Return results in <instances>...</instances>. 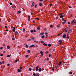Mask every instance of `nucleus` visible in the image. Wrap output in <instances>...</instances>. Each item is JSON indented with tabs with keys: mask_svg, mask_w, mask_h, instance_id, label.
Listing matches in <instances>:
<instances>
[{
	"mask_svg": "<svg viewBox=\"0 0 76 76\" xmlns=\"http://www.w3.org/2000/svg\"><path fill=\"white\" fill-rule=\"evenodd\" d=\"M27 53H31V50H27Z\"/></svg>",
	"mask_w": 76,
	"mask_h": 76,
	"instance_id": "obj_15",
	"label": "nucleus"
},
{
	"mask_svg": "<svg viewBox=\"0 0 76 76\" xmlns=\"http://www.w3.org/2000/svg\"><path fill=\"white\" fill-rule=\"evenodd\" d=\"M15 61V63H17V62H18V60H16Z\"/></svg>",
	"mask_w": 76,
	"mask_h": 76,
	"instance_id": "obj_49",
	"label": "nucleus"
},
{
	"mask_svg": "<svg viewBox=\"0 0 76 76\" xmlns=\"http://www.w3.org/2000/svg\"><path fill=\"white\" fill-rule=\"evenodd\" d=\"M48 46L50 47L51 46V44H48Z\"/></svg>",
	"mask_w": 76,
	"mask_h": 76,
	"instance_id": "obj_17",
	"label": "nucleus"
},
{
	"mask_svg": "<svg viewBox=\"0 0 76 76\" xmlns=\"http://www.w3.org/2000/svg\"><path fill=\"white\" fill-rule=\"evenodd\" d=\"M63 15V13H60L58 14L59 16H61V15Z\"/></svg>",
	"mask_w": 76,
	"mask_h": 76,
	"instance_id": "obj_24",
	"label": "nucleus"
},
{
	"mask_svg": "<svg viewBox=\"0 0 76 76\" xmlns=\"http://www.w3.org/2000/svg\"><path fill=\"white\" fill-rule=\"evenodd\" d=\"M55 67L56 68V69H57V68H58V67L55 66Z\"/></svg>",
	"mask_w": 76,
	"mask_h": 76,
	"instance_id": "obj_56",
	"label": "nucleus"
},
{
	"mask_svg": "<svg viewBox=\"0 0 76 76\" xmlns=\"http://www.w3.org/2000/svg\"><path fill=\"white\" fill-rule=\"evenodd\" d=\"M49 5H50V6H52V4H49Z\"/></svg>",
	"mask_w": 76,
	"mask_h": 76,
	"instance_id": "obj_63",
	"label": "nucleus"
},
{
	"mask_svg": "<svg viewBox=\"0 0 76 76\" xmlns=\"http://www.w3.org/2000/svg\"><path fill=\"white\" fill-rule=\"evenodd\" d=\"M4 35H6V34H7V33L6 32H4Z\"/></svg>",
	"mask_w": 76,
	"mask_h": 76,
	"instance_id": "obj_22",
	"label": "nucleus"
},
{
	"mask_svg": "<svg viewBox=\"0 0 76 76\" xmlns=\"http://www.w3.org/2000/svg\"><path fill=\"white\" fill-rule=\"evenodd\" d=\"M34 42H36L37 43H38V42L37 41H34Z\"/></svg>",
	"mask_w": 76,
	"mask_h": 76,
	"instance_id": "obj_33",
	"label": "nucleus"
},
{
	"mask_svg": "<svg viewBox=\"0 0 76 76\" xmlns=\"http://www.w3.org/2000/svg\"><path fill=\"white\" fill-rule=\"evenodd\" d=\"M35 19H36V20H39V19L38 18H36Z\"/></svg>",
	"mask_w": 76,
	"mask_h": 76,
	"instance_id": "obj_30",
	"label": "nucleus"
},
{
	"mask_svg": "<svg viewBox=\"0 0 76 76\" xmlns=\"http://www.w3.org/2000/svg\"><path fill=\"white\" fill-rule=\"evenodd\" d=\"M38 71L39 72H41V71H42V69H41V68H39L38 69Z\"/></svg>",
	"mask_w": 76,
	"mask_h": 76,
	"instance_id": "obj_14",
	"label": "nucleus"
},
{
	"mask_svg": "<svg viewBox=\"0 0 76 76\" xmlns=\"http://www.w3.org/2000/svg\"><path fill=\"white\" fill-rule=\"evenodd\" d=\"M28 21H30V15H28Z\"/></svg>",
	"mask_w": 76,
	"mask_h": 76,
	"instance_id": "obj_12",
	"label": "nucleus"
},
{
	"mask_svg": "<svg viewBox=\"0 0 76 76\" xmlns=\"http://www.w3.org/2000/svg\"><path fill=\"white\" fill-rule=\"evenodd\" d=\"M42 38H44V35H43L41 37Z\"/></svg>",
	"mask_w": 76,
	"mask_h": 76,
	"instance_id": "obj_34",
	"label": "nucleus"
},
{
	"mask_svg": "<svg viewBox=\"0 0 76 76\" xmlns=\"http://www.w3.org/2000/svg\"><path fill=\"white\" fill-rule=\"evenodd\" d=\"M61 34H62V33H61L58 34L57 35V36H59V35H61Z\"/></svg>",
	"mask_w": 76,
	"mask_h": 76,
	"instance_id": "obj_31",
	"label": "nucleus"
},
{
	"mask_svg": "<svg viewBox=\"0 0 76 76\" xmlns=\"http://www.w3.org/2000/svg\"><path fill=\"white\" fill-rule=\"evenodd\" d=\"M14 35L15 36L18 35V31H16L15 32Z\"/></svg>",
	"mask_w": 76,
	"mask_h": 76,
	"instance_id": "obj_2",
	"label": "nucleus"
},
{
	"mask_svg": "<svg viewBox=\"0 0 76 76\" xmlns=\"http://www.w3.org/2000/svg\"><path fill=\"white\" fill-rule=\"evenodd\" d=\"M36 32V30L34 29L33 31V32Z\"/></svg>",
	"mask_w": 76,
	"mask_h": 76,
	"instance_id": "obj_37",
	"label": "nucleus"
},
{
	"mask_svg": "<svg viewBox=\"0 0 76 76\" xmlns=\"http://www.w3.org/2000/svg\"><path fill=\"white\" fill-rule=\"evenodd\" d=\"M58 19V17H56V20H57V19Z\"/></svg>",
	"mask_w": 76,
	"mask_h": 76,
	"instance_id": "obj_59",
	"label": "nucleus"
},
{
	"mask_svg": "<svg viewBox=\"0 0 76 76\" xmlns=\"http://www.w3.org/2000/svg\"><path fill=\"white\" fill-rule=\"evenodd\" d=\"M75 19H74L72 20L71 22V23H72H72H73V22H75Z\"/></svg>",
	"mask_w": 76,
	"mask_h": 76,
	"instance_id": "obj_13",
	"label": "nucleus"
},
{
	"mask_svg": "<svg viewBox=\"0 0 76 76\" xmlns=\"http://www.w3.org/2000/svg\"><path fill=\"white\" fill-rule=\"evenodd\" d=\"M39 6H42V4L41 3H40L39 4Z\"/></svg>",
	"mask_w": 76,
	"mask_h": 76,
	"instance_id": "obj_18",
	"label": "nucleus"
},
{
	"mask_svg": "<svg viewBox=\"0 0 76 76\" xmlns=\"http://www.w3.org/2000/svg\"><path fill=\"white\" fill-rule=\"evenodd\" d=\"M33 30H31L30 32L31 33H32V32H33Z\"/></svg>",
	"mask_w": 76,
	"mask_h": 76,
	"instance_id": "obj_38",
	"label": "nucleus"
},
{
	"mask_svg": "<svg viewBox=\"0 0 76 76\" xmlns=\"http://www.w3.org/2000/svg\"><path fill=\"white\" fill-rule=\"evenodd\" d=\"M3 64V63H2V62H0V64Z\"/></svg>",
	"mask_w": 76,
	"mask_h": 76,
	"instance_id": "obj_52",
	"label": "nucleus"
},
{
	"mask_svg": "<svg viewBox=\"0 0 76 76\" xmlns=\"http://www.w3.org/2000/svg\"><path fill=\"white\" fill-rule=\"evenodd\" d=\"M62 23L63 25H64V24H65V22H63Z\"/></svg>",
	"mask_w": 76,
	"mask_h": 76,
	"instance_id": "obj_46",
	"label": "nucleus"
},
{
	"mask_svg": "<svg viewBox=\"0 0 76 76\" xmlns=\"http://www.w3.org/2000/svg\"><path fill=\"white\" fill-rule=\"evenodd\" d=\"M70 22H68V25H69V24H70Z\"/></svg>",
	"mask_w": 76,
	"mask_h": 76,
	"instance_id": "obj_58",
	"label": "nucleus"
},
{
	"mask_svg": "<svg viewBox=\"0 0 76 76\" xmlns=\"http://www.w3.org/2000/svg\"><path fill=\"white\" fill-rule=\"evenodd\" d=\"M53 27V25H51L50 26V28H52Z\"/></svg>",
	"mask_w": 76,
	"mask_h": 76,
	"instance_id": "obj_41",
	"label": "nucleus"
},
{
	"mask_svg": "<svg viewBox=\"0 0 76 76\" xmlns=\"http://www.w3.org/2000/svg\"><path fill=\"white\" fill-rule=\"evenodd\" d=\"M38 68L39 67L38 66H37L36 67V71H38Z\"/></svg>",
	"mask_w": 76,
	"mask_h": 76,
	"instance_id": "obj_8",
	"label": "nucleus"
},
{
	"mask_svg": "<svg viewBox=\"0 0 76 76\" xmlns=\"http://www.w3.org/2000/svg\"><path fill=\"white\" fill-rule=\"evenodd\" d=\"M46 54H48V51H47L45 52Z\"/></svg>",
	"mask_w": 76,
	"mask_h": 76,
	"instance_id": "obj_60",
	"label": "nucleus"
},
{
	"mask_svg": "<svg viewBox=\"0 0 76 76\" xmlns=\"http://www.w3.org/2000/svg\"><path fill=\"white\" fill-rule=\"evenodd\" d=\"M40 28L39 27H38L37 28V29H38V30H40Z\"/></svg>",
	"mask_w": 76,
	"mask_h": 76,
	"instance_id": "obj_28",
	"label": "nucleus"
},
{
	"mask_svg": "<svg viewBox=\"0 0 76 76\" xmlns=\"http://www.w3.org/2000/svg\"><path fill=\"white\" fill-rule=\"evenodd\" d=\"M12 3H10V5H12Z\"/></svg>",
	"mask_w": 76,
	"mask_h": 76,
	"instance_id": "obj_53",
	"label": "nucleus"
},
{
	"mask_svg": "<svg viewBox=\"0 0 76 76\" xmlns=\"http://www.w3.org/2000/svg\"><path fill=\"white\" fill-rule=\"evenodd\" d=\"M69 74H72V72H69Z\"/></svg>",
	"mask_w": 76,
	"mask_h": 76,
	"instance_id": "obj_54",
	"label": "nucleus"
},
{
	"mask_svg": "<svg viewBox=\"0 0 76 76\" xmlns=\"http://www.w3.org/2000/svg\"><path fill=\"white\" fill-rule=\"evenodd\" d=\"M12 31L13 32H15V27H13L12 28Z\"/></svg>",
	"mask_w": 76,
	"mask_h": 76,
	"instance_id": "obj_4",
	"label": "nucleus"
},
{
	"mask_svg": "<svg viewBox=\"0 0 76 76\" xmlns=\"http://www.w3.org/2000/svg\"><path fill=\"white\" fill-rule=\"evenodd\" d=\"M21 13V11L19 10L17 12L18 14H19V13Z\"/></svg>",
	"mask_w": 76,
	"mask_h": 76,
	"instance_id": "obj_10",
	"label": "nucleus"
},
{
	"mask_svg": "<svg viewBox=\"0 0 76 76\" xmlns=\"http://www.w3.org/2000/svg\"><path fill=\"white\" fill-rule=\"evenodd\" d=\"M33 23H35V21L34 20V21H33Z\"/></svg>",
	"mask_w": 76,
	"mask_h": 76,
	"instance_id": "obj_44",
	"label": "nucleus"
},
{
	"mask_svg": "<svg viewBox=\"0 0 76 76\" xmlns=\"http://www.w3.org/2000/svg\"><path fill=\"white\" fill-rule=\"evenodd\" d=\"M32 3V4H32V5L33 6H34V4H35V3H34V2Z\"/></svg>",
	"mask_w": 76,
	"mask_h": 76,
	"instance_id": "obj_43",
	"label": "nucleus"
},
{
	"mask_svg": "<svg viewBox=\"0 0 76 76\" xmlns=\"http://www.w3.org/2000/svg\"><path fill=\"white\" fill-rule=\"evenodd\" d=\"M48 38V36L47 35H46V38Z\"/></svg>",
	"mask_w": 76,
	"mask_h": 76,
	"instance_id": "obj_51",
	"label": "nucleus"
},
{
	"mask_svg": "<svg viewBox=\"0 0 76 76\" xmlns=\"http://www.w3.org/2000/svg\"><path fill=\"white\" fill-rule=\"evenodd\" d=\"M62 37H63V38H66V34H64L62 36Z\"/></svg>",
	"mask_w": 76,
	"mask_h": 76,
	"instance_id": "obj_6",
	"label": "nucleus"
},
{
	"mask_svg": "<svg viewBox=\"0 0 76 76\" xmlns=\"http://www.w3.org/2000/svg\"><path fill=\"white\" fill-rule=\"evenodd\" d=\"M0 56H1V57H2V56H3V54H1Z\"/></svg>",
	"mask_w": 76,
	"mask_h": 76,
	"instance_id": "obj_39",
	"label": "nucleus"
},
{
	"mask_svg": "<svg viewBox=\"0 0 76 76\" xmlns=\"http://www.w3.org/2000/svg\"><path fill=\"white\" fill-rule=\"evenodd\" d=\"M33 75L34 76H36V74H35V73H34L33 74Z\"/></svg>",
	"mask_w": 76,
	"mask_h": 76,
	"instance_id": "obj_36",
	"label": "nucleus"
},
{
	"mask_svg": "<svg viewBox=\"0 0 76 76\" xmlns=\"http://www.w3.org/2000/svg\"><path fill=\"white\" fill-rule=\"evenodd\" d=\"M7 49H10V46H9V45H8L7 46Z\"/></svg>",
	"mask_w": 76,
	"mask_h": 76,
	"instance_id": "obj_5",
	"label": "nucleus"
},
{
	"mask_svg": "<svg viewBox=\"0 0 76 76\" xmlns=\"http://www.w3.org/2000/svg\"><path fill=\"white\" fill-rule=\"evenodd\" d=\"M2 63H4V61H2Z\"/></svg>",
	"mask_w": 76,
	"mask_h": 76,
	"instance_id": "obj_64",
	"label": "nucleus"
},
{
	"mask_svg": "<svg viewBox=\"0 0 76 76\" xmlns=\"http://www.w3.org/2000/svg\"><path fill=\"white\" fill-rule=\"evenodd\" d=\"M25 47L26 48H28V45H26Z\"/></svg>",
	"mask_w": 76,
	"mask_h": 76,
	"instance_id": "obj_42",
	"label": "nucleus"
},
{
	"mask_svg": "<svg viewBox=\"0 0 76 76\" xmlns=\"http://www.w3.org/2000/svg\"><path fill=\"white\" fill-rule=\"evenodd\" d=\"M40 34L41 36L42 35H44V33H40Z\"/></svg>",
	"mask_w": 76,
	"mask_h": 76,
	"instance_id": "obj_26",
	"label": "nucleus"
},
{
	"mask_svg": "<svg viewBox=\"0 0 76 76\" xmlns=\"http://www.w3.org/2000/svg\"><path fill=\"white\" fill-rule=\"evenodd\" d=\"M60 18H63V15H61L60 16Z\"/></svg>",
	"mask_w": 76,
	"mask_h": 76,
	"instance_id": "obj_21",
	"label": "nucleus"
},
{
	"mask_svg": "<svg viewBox=\"0 0 76 76\" xmlns=\"http://www.w3.org/2000/svg\"><path fill=\"white\" fill-rule=\"evenodd\" d=\"M58 42H62V40H59L58 41Z\"/></svg>",
	"mask_w": 76,
	"mask_h": 76,
	"instance_id": "obj_40",
	"label": "nucleus"
},
{
	"mask_svg": "<svg viewBox=\"0 0 76 76\" xmlns=\"http://www.w3.org/2000/svg\"><path fill=\"white\" fill-rule=\"evenodd\" d=\"M10 56H11V54H10V55H8L7 56V57H10Z\"/></svg>",
	"mask_w": 76,
	"mask_h": 76,
	"instance_id": "obj_19",
	"label": "nucleus"
},
{
	"mask_svg": "<svg viewBox=\"0 0 76 76\" xmlns=\"http://www.w3.org/2000/svg\"><path fill=\"white\" fill-rule=\"evenodd\" d=\"M25 57L26 58H28V57H29V55H26Z\"/></svg>",
	"mask_w": 76,
	"mask_h": 76,
	"instance_id": "obj_25",
	"label": "nucleus"
},
{
	"mask_svg": "<svg viewBox=\"0 0 76 76\" xmlns=\"http://www.w3.org/2000/svg\"><path fill=\"white\" fill-rule=\"evenodd\" d=\"M51 54H50L48 56L49 57H51Z\"/></svg>",
	"mask_w": 76,
	"mask_h": 76,
	"instance_id": "obj_29",
	"label": "nucleus"
},
{
	"mask_svg": "<svg viewBox=\"0 0 76 76\" xmlns=\"http://www.w3.org/2000/svg\"><path fill=\"white\" fill-rule=\"evenodd\" d=\"M35 46L34 45H30L29 47V48H31V47H33V48H35Z\"/></svg>",
	"mask_w": 76,
	"mask_h": 76,
	"instance_id": "obj_1",
	"label": "nucleus"
},
{
	"mask_svg": "<svg viewBox=\"0 0 76 76\" xmlns=\"http://www.w3.org/2000/svg\"><path fill=\"white\" fill-rule=\"evenodd\" d=\"M18 72H22V70L20 69H18Z\"/></svg>",
	"mask_w": 76,
	"mask_h": 76,
	"instance_id": "obj_9",
	"label": "nucleus"
},
{
	"mask_svg": "<svg viewBox=\"0 0 76 76\" xmlns=\"http://www.w3.org/2000/svg\"><path fill=\"white\" fill-rule=\"evenodd\" d=\"M23 32H25V28H23Z\"/></svg>",
	"mask_w": 76,
	"mask_h": 76,
	"instance_id": "obj_32",
	"label": "nucleus"
},
{
	"mask_svg": "<svg viewBox=\"0 0 76 76\" xmlns=\"http://www.w3.org/2000/svg\"><path fill=\"white\" fill-rule=\"evenodd\" d=\"M0 48L1 50H3V47H1Z\"/></svg>",
	"mask_w": 76,
	"mask_h": 76,
	"instance_id": "obj_57",
	"label": "nucleus"
},
{
	"mask_svg": "<svg viewBox=\"0 0 76 76\" xmlns=\"http://www.w3.org/2000/svg\"><path fill=\"white\" fill-rule=\"evenodd\" d=\"M32 39H33V40H34V39H35V38H34V37H32Z\"/></svg>",
	"mask_w": 76,
	"mask_h": 76,
	"instance_id": "obj_62",
	"label": "nucleus"
},
{
	"mask_svg": "<svg viewBox=\"0 0 76 76\" xmlns=\"http://www.w3.org/2000/svg\"><path fill=\"white\" fill-rule=\"evenodd\" d=\"M41 43H42V44H44V42L43 41H41Z\"/></svg>",
	"mask_w": 76,
	"mask_h": 76,
	"instance_id": "obj_35",
	"label": "nucleus"
},
{
	"mask_svg": "<svg viewBox=\"0 0 76 76\" xmlns=\"http://www.w3.org/2000/svg\"><path fill=\"white\" fill-rule=\"evenodd\" d=\"M35 7L36 8V7H37V5H35Z\"/></svg>",
	"mask_w": 76,
	"mask_h": 76,
	"instance_id": "obj_61",
	"label": "nucleus"
},
{
	"mask_svg": "<svg viewBox=\"0 0 76 76\" xmlns=\"http://www.w3.org/2000/svg\"><path fill=\"white\" fill-rule=\"evenodd\" d=\"M40 53L41 55H43V52L42 51H40Z\"/></svg>",
	"mask_w": 76,
	"mask_h": 76,
	"instance_id": "obj_16",
	"label": "nucleus"
},
{
	"mask_svg": "<svg viewBox=\"0 0 76 76\" xmlns=\"http://www.w3.org/2000/svg\"><path fill=\"white\" fill-rule=\"evenodd\" d=\"M43 45L45 46V47H47V46L48 45L47 43H44Z\"/></svg>",
	"mask_w": 76,
	"mask_h": 76,
	"instance_id": "obj_7",
	"label": "nucleus"
},
{
	"mask_svg": "<svg viewBox=\"0 0 76 76\" xmlns=\"http://www.w3.org/2000/svg\"><path fill=\"white\" fill-rule=\"evenodd\" d=\"M5 29H7V26H5Z\"/></svg>",
	"mask_w": 76,
	"mask_h": 76,
	"instance_id": "obj_55",
	"label": "nucleus"
},
{
	"mask_svg": "<svg viewBox=\"0 0 76 76\" xmlns=\"http://www.w3.org/2000/svg\"><path fill=\"white\" fill-rule=\"evenodd\" d=\"M69 8H70V9H72V7L70 6H69Z\"/></svg>",
	"mask_w": 76,
	"mask_h": 76,
	"instance_id": "obj_47",
	"label": "nucleus"
},
{
	"mask_svg": "<svg viewBox=\"0 0 76 76\" xmlns=\"http://www.w3.org/2000/svg\"><path fill=\"white\" fill-rule=\"evenodd\" d=\"M12 40H14L15 39V38H14V37H12Z\"/></svg>",
	"mask_w": 76,
	"mask_h": 76,
	"instance_id": "obj_48",
	"label": "nucleus"
},
{
	"mask_svg": "<svg viewBox=\"0 0 76 76\" xmlns=\"http://www.w3.org/2000/svg\"><path fill=\"white\" fill-rule=\"evenodd\" d=\"M29 70L30 71H31V70H32V68H29Z\"/></svg>",
	"mask_w": 76,
	"mask_h": 76,
	"instance_id": "obj_23",
	"label": "nucleus"
},
{
	"mask_svg": "<svg viewBox=\"0 0 76 76\" xmlns=\"http://www.w3.org/2000/svg\"><path fill=\"white\" fill-rule=\"evenodd\" d=\"M20 69H22V66H20Z\"/></svg>",
	"mask_w": 76,
	"mask_h": 76,
	"instance_id": "obj_50",
	"label": "nucleus"
},
{
	"mask_svg": "<svg viewBox=\"0 0 76 76\" xmlns=\"http://www.w3.org/2000/svg\"><path fill=\"white\" fill-rule=\"evenodd\" d=\"M61 64V61H60L59 62V64H58V65L59 66H60Z\"/></svg>",
	"mask_w": 76,
	"mask_h": 76,
	"instance_id": "obj_11",
	"label": "nucleus"
},
{
	"mask_svg": "<svg viewBox=\"0 0 76 76\" xmlns=\"http://www.w3.org/2000/svg\"><path fill=\"white\" fill-rule=\"evenodd\" d=\"M10 65V64H7V66H9Z\"/></svg>",
	"mask_w": 76,
	"mask_h": 76,
	"instance_id": "obj_45",
	"label": "nucleus"
},
{
	"mask_svg": "<svg viewBox=\"0 0 76 76\" xmlns=\"http://www.w3.org/2000/svg\"><path fill=\"white\" fill-rule=\"evenodd\" d=\"M70 35V34L68 33L67 34V36L66 37V39H69V35Z\"/></svg>",
	"mask_w": 76,
	"mask_h": 76,
	"instance_id": "obj_3",
	"label": "nucleus"
},
{
	"mask_svg": "<svg viewBox=\"0 0 76 76\" xmlns=\"http://www.w3.org/2000/svg\"><path fill=\"white\" fill-rule=\"evenodd\" d=\"M31 40V39H27V41H30Z\"/></svg>",
	"mask_w": 76,
	"mask_h": 76,
	"instance_id": "obj_20",
	"label": "nucleus"
},
{
	"mask_svg": "<svg viewBox=\"0 0 76 76\" xmlns=\"http://www.w3.org/2000/svg\"><path fill=\"white\" fill-rule=\"evenodd\" d=\"M70 32H72V31H71V30L69 31L68 32V34H70Z\"/></svg>",
	"mask_w": 76,
	"mask_h": 76,
	"instance_id": "obj_27",
	"label": "nucleus"
}]
</instances>
